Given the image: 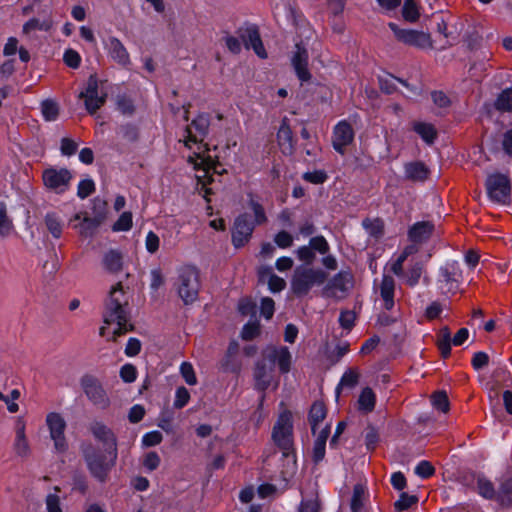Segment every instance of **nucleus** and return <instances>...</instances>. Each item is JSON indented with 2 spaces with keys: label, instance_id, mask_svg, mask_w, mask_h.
I'll return each mask as SVG.
<instances>
[{
  "label": "nucleus",
  "instance_id": "nucleus-1",
  "mask_svg": "<svg viewBox=\"0 0 512 512\" xmlns=\"http://www.w3.org/2000/svg\"><path fill=\"white\" fill-rule=\"evenodd\" d=\"M291 363L292 355L286 346L266 347L254 369L255 388L264 392L271 384L274 366L277 365L280 373L286 374L291 369Z\"/></svg>",
  "mask_w": 512,
  "mask_h": 512
},
{
  "label": "nucleus",
  "instance_id": "nucleus-2",
  "mask_svg": "<svg viewBox=\"0 0 512 512\" xmlns=\"http://www.w3.org/2000/svg\"><path fill=\"white\" fill-rule=\"evenodd\" d=\"M103 317L105 324H117V328L113 332L114 340H116V337L134 329V326L129 323L128 299L121 282H118L111 288L105 302Z\"/></svg>",
  "mask_w": 512,
  "mask_h": 512
},
{
  "label": "nucleus",
  "instance_id": "nucleus-3",
  "mask_svg": "<svg viewBox=\"0 0 512 512\" xmlns=\"http://www.w3.org/2000/svg\"><path fill=\"white\" fill-rule=\"evenodd\" d=\"M81 451L92 477L101 483H105L110 471L116 464L117 456L113 457L112 451L102 452L91 443L83 444Z\"/></svg>",
  "mask_w": 512,
  "mask_h": 512
},
{
  "label": "nucleus",
  "instance_id": "nucleus-4",
  "mask_svg": "<svg viewBox=\"0 0 512 512\" xmlns=\"http://www.w3.org/2000/svg\"><path fill=\"white\" fill-rule=\"evenodd\" d=\"M328 273L320 268L299 265L293 270L290 279V290L297 298L307 296L315 286L323 285Z\"/></svg>",
  "mask_w": 512,
  "mask_h": 512
},
{
  "label": "nucleus",
  "instance_id": "nucleus-5",
  "mask_svg": "<svg viewBox=\"0 0 512 512\" xmlns=\"http://www.w3.org/2000/svg\"><path fill=\"white\" fill-rule=\"evenodd\" d=\"M250 207L254 212V221H252L248 213L240 214L234 221L232 228V244L235 248H241L247 244L255 229V225H261L267 221L264 208L260 203L251 201Z\"/></svg>",
  "mask_w": 512,
  "mask_h": 512
},
{
  "label": "nucleus",
  "instance_id": "nucleus-6",
  "mask_svg": "<svg viewBox=\"0 0 512 512\" xmlns=\"http://www.w3.org/2000/svg\"><path fill=\"white\" fill-rule=\"evenodd\" d=\"M200 286L199 270L195 266L185 265L179 268L174 287L185 305L198 299Z\"/></svg>",
  "mask_w": 512,
  "mask_h": 512
},
{
  "label": "nucleus",
  "instance_id": "nucleus-7",
  "mask_svg": "<svg viewBox=\"0 0 512 512\" xmlns=\"http://www.w3.org/2000/svg\"><path fill=\"white\" fill-rule=\"evenodd\" d=\"M272 439L277 447L282 451L285 458L293 455L295 457L293 440V422L290 411L282 412L272 431Z\"/></svg>",
  "mask_w": 512,
  "mask_h": 512
},
{
  "label": "nucleus",
  "instance_id": "nucleus-8",
  "mask_svg": "<svg viewBox=\"0 0 512 512\" xmlns=\"http://www.w3.org/2000/svg\"><path fill=\"white\" fill-rule=\"evenodd\" d=\"M72 179V172L67 168L49 167L42 172L44 187L56 194H63L66 192L70 187Z\"/></svg>",
  "mask_w": 512,
  "mask_h": 512
},
{
  "label": "nucleus",
  "instance_id": "nucleus-9",
  "mask_svg": "<svg viewBox=\"0 0 512 512\" xmlns=\"http://www.w3.org/2000/svg\"><path fill=\"white\" fill-rule=\"evenodd\" d=\"M486 190L490 200L495 203L505 204L510 200L511 183L504 174L489 175L486 180Z\"/></svg>",
  "mask_w": 512,
  "mask_h": 512
},
{
  "label": "nucleus",
  "instance_id": "nucleus-10",
  "mask_svg": "<svg viewBox=\"0 0 512 512\" xmlns=\"http://www.w3.org/2000/svg\"><path fill=\"white\" fill-rule=\"evenodd\" d=\"M80 385L86 397L98 408L106 409L110 405V399L95 376L86 374L81 377Z\"/></svg>",
  "mask_w": 512,
  "mask_h": 512
},
{
  "label": "nucleus",
  "instance_id": "nucleus-11",
  "mask_svg": "<svg viewBox=\"0 0 512 512\" xmlns=\"http://www.w3.org/2000/svg\"><path fill=\"white\" fill-rule=\"evenodd\" d=\"M388 26L393 31L396 39L406 45L419 49L433 47L431 35L429 33L412 29H401L393 22H390Z\"/></svg>",
  "mask_w": 512,
  "mask_h": 512
},
{
  "label": "nucleus",
  "instance_id": "nucleus-12",
  "mask_svg": "<svg viewBox=\"0 0 512 512\" xmlns=\"http://www.w3.org/2000/svg\"><path fill=\"white\" fill-rule=\"evenodd\" d=\"M330 251V245L325 239L324 236L318 235L312 237L309 240L308 245L300 246L295 254L297 258L304 262L306 266H310L314 263L316 259V252L321 255H325Z\"/></svg>",
  "mask_w": 512,
  "mask_h": 512
},
{
  "label": "nucleus",
  "instance_id": "nucleus-13",
  "mask_svg": "<svg viewBox=\"0 0 512 512\" xmlns=\"http://www.w3.org/2000/svg\"><path fill=\"white\" fill-rule=\"evenodd\" d=\"M354 277L348 270L336 273L325 285L324 295L334 298H344L353 286Z\"/></svg>",
  "mask_w": 512,
  "mask_h": 512
},
{
  "label": "nucleus",
  "instance_id": "nucleus-14",
  "mask_svg": "<svg viewBox=\"0 0 512 512\" xmlns=\"http://www.w3.org/2000/svg\"><path fill=\"white\" fill-rule=\"evenodd\" d=\"M46 424L49 428L50 437L54 441L55 449L63 453L68 445L65 438L66 421L60 413L51 412L46 416Z\"/></svg>",
  "mask_w": 512,
  "mask_h": 512
},
{
  "label": "nucleus",
  "instance_id": "nucleus-15",
  "mask_svg": "<svg viewBox=\"0 0 512 512\" xmlns=\"http://www.w3.org/2000/svg\"><path fill=\"white\" fill-rule=\"evenodd\" d=\"M209 126L210 116L208 114L198 115L185 129V145L190 147V143H202L208 134Z\"/></svg>",
  "mask_w": 512,
  "mask_h": 512
},
{
  "label": "nucleus",
  "instance_id": "nucleus-16",
  "mask_svg": "<svg viewBox=\"0 0 512 512\" xmlns=\"http://www.w3.org/2000/svg\"><path fill=\"white\" fill-rule=\"evenodd\" d=\"M237 34L246 49H253L257 56L267 58V53L262 43L258 27L250 25L246 28H239Z\"/></svg>",
  "mask_w": 512,
  "mask_h": 512
},
{
  "label": "nucleus",
  "instance_id": "nucleus-17",
  "mask_svg": "<svg viewBox=\"0 0 512 512\" xmlns=\"http://www.w3.org/2000/svg\"><path fill=\"white\" fill-rule=\"evenodd\" d=\"M89 430L96 440L105 446V451H112L113 457L118 456L117 438L107 425L100 421L90 424Z\"/></svg>",
  "mask_w": 512,
  "mask_h": 512
},
{
  "label": "nucleus",
  "instance_id": "nucleus-18",
  "mask_svg": "<svg viewBox=\"0 0 512 512\" xmlns=\"http://www.w3.org/2000/svg\"><path fill=\"white\" fill-rule=\"evenodd\" d=\"M354 140V130L350 123L343 120L340 121L333 130L332 145L336 152L344 155L346 147Z\"/></svg>",
  "mask_w": 512,
  "mask_h": 512
},
{
  "label": "nucleus",
  "instance_id": "nucleus-19",
  "mask_svg": "<svg viewBox=\"0 0 512 512\" xmlns=\"http://www.w3.org/2000/svg\"><path fill=\"white\" fill-rule=\"evenodd\" d=\"M308 61L309 54L307 49L301 43H297L295 45V52L291 58V64L301 82H308L311 79Z\"/></svg>",
  "mask_w": 512,
  "mask_h": 512
},
{
  "label": "nucleus",
  "instance_id": "nucleus-20",
  "mask_svg": "<svg viewBox=\"0 0 512 512\" xmlns=\"http://www.w3.org/2000/svg\"><path fill=\"white\" fill-rule=\"evenodd\" d=\"M435 225L431 221H419L408 230V239L414 244H423L433 235Z\"/></svg>",
  "mask_w": 512,
  "mask_h": 512
},
{
  "label": "nucleus",
  "instance_id": "nucleus-21",
  "mask_svg": "<svg viewBox=\"0 0 512 512\" xmlns=\"http://www.w3.org/2000/svg\"><path fill=\"white\" fill-rule=\"evenodd\" d=\"M277 142L283 154L291 155L294 152L295 140L287 117L281 121L277 132Z\"/></svg>",
  "mask_w": 512,
  "mask_h": 512
},
{
  "label": "nucleus",
  "instance_id": "nucleus-22",
  "mask_svg": "<svg viewBox=\"0 0 512 512\" xmlns=\"http://www.w3.org/2000/svg\"><path fill=\"white\" fill-rule=\"evenodd\" d=\"M110 57L121 66L130 64V56L123 43L116 37H109L107 42Z\"/></svg>",
  "mask_w": 512,
  "mask_h": 512
},
{
  "label": "nucleus",
  "instance_id": "nucleus-23",
  "mask_svg": "<svg viewBox=\"0 0 512 512\" xmlns=\"http://www.w3.org/2000/svg\"><path fill=\"white\" fill-rule=\"evenodd\" d=\"M395 280L390 275H383L380 284V296L384 302V308L391 310L394 307Z\"/></svg>",
  "mask_w": 512,
  "mask_h": 512
},
{
  "label": "nucleus",
  "instance_id": "nucleus-24",
  "mask_svg": "<svg viewBox=\"0 0 512 512\" xmlns=\"http://www.w3.org/2000/svg\"><path fill=\"white\" fill-rule=\"evenodd\" d=\"M102 264L108 273L117 274L123 268V255L121 252L111 249L104 254Z\"/></svg>",
  "mask_w": 512,
  "mask_h": 512
},
{
  "label": "nucleus",
  "instance_id": "nucleus-25",
  "mask_svg": "<svg viewBox=\"0 0 512 512\" xmlns=\"http://www.w3.org/2000/svg\"><path fill=\"white\" fill-rule=\"evenodd\" d=\"M405 175L413 181H424L429 175V169L422 162H409L405 165Z\"/></svg>",
  "mask_w": 512,
  "mask_h": 512
},
{
  "label": "nucleus",
  "instance_id": "nucleus-26",
  "mask_svg": "<svg viewBox=\"0 0 512 512\" xmlns=\"http://www.w3.org/2000/svg\"><path fill=\"white\" fill-rule=\"evenodd\" d=\"M326 414V406L322 401H316L312 404L309 411L308 420L311 425L313 434H315L318 424L325 419Z\"/></svg>",
  "mask_w": 512,
  "mask_h": 512
},
{
  "label": "nucleus",
  "instance_id": "nucleus-27",
  "mask_svg": "<svg viewBox=\"0 0 512 512\" xmlns=\"http://www.w3.org/2000/svg\"><path fill=\"white\" fill-rule=\"evenodd\" d=\"M358 409L364 413H370L374 410L376 396L370 387L364 388L358 398Z\"/></svg>",
  "mask_w": 512,
  "mask_h": 512
},
{
  "label": "nucleus",
  "instance_id": "nucleus-28",
  "mask_svg": "<svg viewBox=\"0 0 512 512\" xmlns=\"http://www.w3.org/2000/svg\"><path fill=\"white\" fill-rule=\"evenodd\" d=\"M413 130L429 145L433 144L437 138V130L430 123L414 122Z\"/></svg>",
  "mask_w": 512,
  "mask_h": 512
},
{
  "label": "nucleus",
  "instance_id": "nucleus-29",
  "mask_svg": "<svg viewBox=\"0 0 512 512\" xmlns=\"http://www.w3.org/2000/svg\"><path fill=\"white\" fill-rule=\"evenodd\" d=\"M14 232L12 218L8 215L6 203L0 202V236L9 237Z\"/></svg>",
  "mask_w": 512,
  "mask_h": 512
},
{
  "label": "nucleus",
  "instance_id": "nucleus-30",
  "mask_svg": "<svg viewBox=\"0 0 512 512\" xmlns=\"http://www.w3.org/2000/svg\"><path fill=\"white\" fill-rule=\"evenodd\" d=\"M496 500L500 505L509 507L512 505V477L503 480L497 490Z\"/></svg>",
  "mask_w": 512,
  "mask_h": 512
},
{
  "label": "nucleus",
  "instance_id": "nucleus-31",
  "mask_svg": "<svg viewBox=\"0 0 512 512\" xmlns=\"http://www.w3.org/2000/svg\"><path fill=\"white\" fill-rule=\"evenodd\" d=\"M44 222L48 231L54 238H60L63 230V222L56 212H48L45 215Z\"/></svg>",
  "mask_w": 512,
  "mask_h": 512
},
{
  "label": "nucleus",
  "instance_id": "nucleus-32",
  "mask_svg": "<svg viewBox=\"0 0 512 512\" xmlns=\"http://www.w3.org/2000/svg\"><path fill=\"white\" fill-rule=\"evenodd\" d=\"M451 342L452 339L449 328L447 326L441 328L437 338V346L443 358L450 356Z\"/></svg>",
  "mask_w": 512,
  "mask_h": 512
},
{
  "label": "nucleus",
  "instance_id": "nucleus-33",
  "mask_svg": "<svg viewBox=\"0 0 512 512\" xmlns=\"http://www.w3.org/2000/svg\"><path fill=\"white\" fill-rule=\"evenodd\" d=\"M14 449L17 455L24 457L29 453V445L25 436V425L19 424L16 429V439Z\"/></svg>",
  "mask_w": 512,
  "mask_h": 512
},
{
  "label": "nucleus",
  "instance_id": "nucleus-34",
  "mask_svg": "<svg viewBox=\"0 0 512 512\" xmlns=\"http://www.w3.org/2000/svg\"><path fill=\"white\" fill-rule=\"evenodd\" d=\"M52 24L53 22L50 18L44 20L32 18L23 25V33L28 35L37 30L48 31L52 27Z\"/></svg>",
  "mask_w": 512,
  "mask_h": 512
},
{
  "label": "nucleus",
  "instance_id": "nucleus-35",
  "mask_svg": "<svg viewBox=\"0 0 512 512\" xmlns=\"http://www.w3.org/2000/svg\"><path fill=\"white\" fill-rule=\"evenodd\" d=\"M363 227L369 235L378 239L384 234V223L381 219H369L366 218L362 222Z\"/></svg>",
  "mask_w": 512,
  "mask_h": 512
},
{
  "label": "nucleus",
  "instance_id": "nucleus-36",
  "mask_svg": "<svg viewBox=\"0 0 512 512\" xmlns=\"http://www.w3.org/2000/svg\"><path fill=\"white\" fill-rule=\"evenodd\" d=\"M478 493L486 499H496L497 491L493 483L485 477H478L477 479Z\"/></svg>",
  "mask_w": 512,
  "mask_h": 512
},
{
  "label": "nucleus",
  "instance_id": "nucleus-37",
  "mask_svg": "<svg viewBox=\"0 0 512 512\" xmlns=\"http://www.w3.org/2000/svg\"><path fill=\"white\" fill-rule=\"evenodd\" d=\"M402 16L406 21L411 23L416 22L419 19V9L414 0H404Z\"/></svg>",
  "mask_w": 512,
  "mask_h": 512
},
{
  "label": "nucleus",
  "instance_id": "nucleus-38",
  "mask_svg": "<svg viewBox=\"0 0 512 512\" xmlns=\"http://www.w3.org/2000/svg\"><path fill=\"white\" fill-rule=\"evenodd\" d=\"M423 271V265L421 262L416 261L411 267L407 270V272L404 273L403 278H405V281L407 285L413 287L418 282L422 275Z\"/></svg>",
  "mask_w": 512,
  "mask_h": 512
},
{
  "label": "nucleus",
  "instance_id": "nucleus-39",
  "mask_svg": "<svg viewBox=\"0 0 512 512\" xmlns=\"http://www.w3.org/2000/svg\"><path fill=\"white\" fill-rule=\"evenodd\" d=\"M41 112L46 121H55L59 115V106L53 100H45L41 104Z\"/></svg>",
  "mask_w": 512,
  "mask_h": 512
},
{
  "label": "nucleus",
  "instance_id": "nucleus-40",
  "mask_svg": "<svg viewBox=\"0 0 512 512\" xmlns=\"http://www.w3.org/2000/svg\"><path fill=\"white\" fill-rule=\"evenodd\" d=\"M358 381H359V374L356 371H354L352 369L346 371L343 374V376L341 377L340 383L338 384V386L336 388L337 396L339 395L340 389L342 387L353 388L358 384Z\"/></svg>",
  "mask_w": 512,
  "mask_h": 512
},
{
  "label": "nucleus",
  "instance_id": "nucleus-41",
  "mask_svg": "<svg viewBox=\"0 0 512 512\" xmlns=\"http://www.w3.org/2000/svg\"><path fill=\"white\" fill-rule=\"evenodd\" d=\"M495 107L500 111H512V88L505 89L498 96Z\"/></svg>",
  "mask_w": 512,
  "mask_h": 512
},
{
  "label": "nucleus",
  "instance_id": "nucleus-42",
  "mask_svg": "<svg viewBox=\"0 0 512 512\" xmlns=\"http://www.w3.org/2000/svg\"><path fill=\"white\" fill-rule=\"evenodd\" d=\"M85 108L91 115L95 114L106 102V94L83 98Z\"/></svg>",
  "mask_w": 512,
  "mask_h": 512
},
{
  "label": "nucleus",
  "instance_id": "nucleus-43",
  "mask_svg": "<svg viewBox=\"0 0 512 512\" xmlns=\"http://www.w3.org/2000/svg\"><path fill=\"white\" fill-rule=\"evenodd\" d=\"M418 502V498L415 495H409L408 493L402 492L399 499L394 503L395 510L404 511L409 509L411 506Z\"/></svg>",
  "mask_w": 512,
  "mask_h": 512
},
{
  "label": "nucleus",
  "instance_id": "nucleus-44",
  "mask_svg": "<svg viewBox=\"0 0 512 512\" xmlns=\"http://www.w3.org/2000/svg\"><path fill=\"white\" fill-rule=\"evenodd\" d=\"M432 404L439 411L446 413L449 410V400L446 392L438 391L432 395Z\"/></svg>",
  "mask_w": 512,
  "mask_h": 512
},
{
  "label": "nucleus",
  "instance_id": "nucleus-45",
  "mask_svg": "<svg viewBox=\"0 0 512 512\" xmlns=\"http://www.w3.org/2000/svg\"><path fill=\"white\" fill-rule=\"evenodd\" d=\"M118 134L128 142H135L138 139V129L135 125L125 124L118 128Z\"/></svg>",
  "mask_w": 512,
  "mask_h": 512
},
{
  "label": "nucleus",
  "instance_id": "nucleus-46",
  "mask_svg": "<svg viewBox=\"0 0 512 512\" xmlns=\"http://www.w3.org/2000/svg\"><path fill=\"white\" fill-rule=\"evenodd\" d=\"M98 88H99V84H98L97 76L94 74L90 75V77L88 78V81H87V87H86L85 91H82L79 94V98L83 99V98H89L92 96L99 95Z\"/></svg>",
  "mask_w": 512,
  "mask_h": 512
},
{
  "label": "nucleus",
  "instance_id": "nucleus-47",
  "mask_svg": "<svg viewBox=\"0 0 512 512\" xmlns=\"http://www.w3.org/2000/svg\"><path fill=\"white\" fill-rule=\"evenodd\" d=\"M440 276L447 284L457 281L458 269L454 264H447L440 269Z\"/></svg>",
  "mask_w": 512,
  "mask_h": 512
},
{
  "label": "nucleus",
  "instance_id": "nucleus-48",
  "mask_svg": "<svg viewBox=\"0 0 512 512\" xmlns=\"http://www.w3.org/2000/svg\"><path fill=\"white\" fill-rule=\"evenodd\" d=\"M132 227L131 212H123L118 220L113 224V231H128Z\"/></svg>",
  "mask_w": 512,
  "mask_h": 512
},
{
  "label": "nucleus",
  "instance_id": "nucleus-49",
  "mask_svg": "<svg viewBox=\"0 0 512 512\" xmlns=\"http://www.w3.org/2000/svg\"><path fill=\"white\" fill-rule=\"evenodd\" d=\"M435 473L434 466L426 460H422L415 468V474L423 479L430 478Z\"/></svg>",
  "mask_w": 512,
  "mask_h": 512
},
{
  "label": "nucleus",
  "instance_id": "nucleus-50",
  "mask_svg": "<svg viewBox=\"0 0 512 512\" xmlns=\"http://www.w3.org/2000/svg\"><path fill=\"white\" fill-rule=\"evenodd\" d=\"M100 221L97 218H90L85 216L80 224V233L88 236L92 235L96 228L99 226Z\"/></svg>",
  "mask_w": 512,
  "mask_h": 512
},
{
  "label": "nucleus",
  "instance_id": "nucleus-51",
  "mask_svg": "<svg viewBox=\"0 0 512 512\" xmlns=\"http://www.w3.org/2000/svg\"><path fill=\"white\" fill-rule=\"evenodd\" d=\"M95 191V184L91 179L81 180L78 184L77 196L85 199Z\"/></svg>",
  "mask_w": 512,
  "mask_h": 512
},
{
  "label": "nucleus",
  "instance_id": "nucleus-52",
  "mask_svg": "<svg viewBox=\"0 0 512 512\" xmlns=\"http://www.w3.org/2000/svg\"><path fill=\"white\" fill-rule=\"evenodd\" d=\"M190 399L189 391L184 387H178L175 394L174 407L176 409H182L185 407Z\"/></svg>",
  "mask_w": 512,
  "mask_h": 512
},
{
  "label": "nucleus",
  "instance_id": "nucleus-53",
  "mask_svg": "<svg viewBox=\"0 0 512 512\" xmlns=\"http://www.w3.org/2000/svg\"><path fill=\"white\" fill-rule=\"evenodd\" d=\"M180 372L188 385H195L197 383V378L193 366L189 362H183L181 364Z\"/></svg>",
  "mask_w": 512,
  "mask_h": 512
},
{
  "label": "nucleus",
  "instance_id": "nucleus-54",
  "mask_svg": "<svg viewBox=\"0 0 512 512\" xmlns=\"http://www.w3.org/2000/svg\"><path fill=\"white\" fill-rule=\"evenodd\" d=\"M356 315L351 310H345L340 313L339 323L345 330H351L355 325Z\"/></svg>",
  "mask_w": 512,
  "mask_h": 512
},
{
  "label": "nucleus",
  "instance_id": "nucleus-55",
  "mask_svg": "<svg viewBox=\"0 0 512 512\" xmlns=\"http://www.w3.org/2000/svg\"><path fill=\"white\" fill-rule=\"evenodd\" d=\"M327 178L328 176L323 170H315L303 174V179L312 184H323Z\"/></svg>",
  "mask_w": 512,
  "mask_h": 512
},
{
  "label": "nucleus",
  "instance_id": "nucleus-56",
  "mask_svg": "<svg viewBox=\"0 0 512 512\" xmlns=\"http://www.w3.org/2000/svg\"><path fill=\"white\" fill-rule=\"evenodd\" d=\"M275 244L282 249L289 248L293 245V237L287 231H280L274 236Z\"/></svg>",
  "mask_w": 512,
  "mask_h": 512
},
{
  "label": "nucleus",
  "instance_id": "nucleus-57",
  "mask_svg": "<svg viewBox=\"0 0 512 512\" xmlns=\"http://www.w3.org/2000/svg\"><path fill=\"white\" fill-rule=\"evenodd\" d=\"M63 60L68 67L73 69L78 68L81 63V57L79 53L73 49H68L65 51Z\"/></svg>",
  "mask_w": 512,
  "mask_h": 512
},
{
  "label": "nucleus",
  "instance_id": "nucleus-58",
  "mask_svg": "<svg viewBox=\"0 0 512 512\" xmlns=\"http://www.w3.org/2000/svg\"><path fill=\"white\" fill-rule=\"evenodd\" d=\"M120 377L126 383H132L137 378V369L132 364H125L120 369Z\"/></svg>",
  "mask_w": 512,
  "mask_h": 512
},
{
  "label": "nucleus",
  "instance_id": "nucleus-59",
  "mask_svg": "<svg viewBox=\"0 0 512 512\" xmlns=\"http://www.w3.org/2000/svg\"><path fill=\"white\" fill-rule=\"evenodd\" d=\"M362 496H363V489L360 485H356L353 489V495L351 499V510L352 512H359L362 509L363 502H362Z\"/></svg>",
  "mask_w": 512,
  "mask_h": 512
},
{
  "label": "nucleus",
  "instance_id": "nucleus-60",
  "mask_svg": "<svg viewBox=\"0 0 512 512\" xmlns=\"http://www.w3.org/2000/svg\"><path fill=\"white\" fill-rule=\"evenodd\" d=\"M274 310H275L274 300L270 297L262 298L261 306H260L261 315L269 320L273 317Z\"/></svg>",
  "mask_w": 512,
  "mask_h": 512
},
{
  "label": "nucleus",
  "instance_id": "nucleus-61",
  "mask_svg": "<svg viewBox=\"0 0 512 512\" xmlns=\"http://www.w3.org/2000/svg\"><path fill=\"white\" fill-rule=\"evenodd\" d=\"M117 108L124 115H132L134 113V105L131 99L120 96L117 99Z\"/></svg>",
  "mask_w": 512,
  "mask_h": 512
},
{
  "label": "nucleus",
  "instance_id": "nucleus-62",
  "mask_svg": "<svg viewBox=\"0 0 512 512\" xmlns=\"http://www.w3.org/2000/svg\"><path fill=\"white\" fill-rule=\"evenodd\" d=\"M224 42L227 49L233 54H239L242 49V41L238 37L227 35L224 37Z\"/></svg>",
  "mask_w": 512,
  "mask_h": 512
},
{
  "label": "nucleus",
  "instance_id": "nucleus-63",
  "mask_svg": "<svg viewBox=\"0 0 512 512\" xmlns=\"http://www.w3.org/2000/svg\"><path fill=\"white\" fill-rule=\"evenodd\" d=\"M268 287L271 292L278 293L285 289L286 281L276 274H271L268 280Z\"/></svg>",
  "mask_w": 512,
  "mask_h": 512
},
{
  "label": "nucleus",
  "instance_id": "nucleus-64",
  "mask_svg": "<svg viewBox=\"0 0 512 512\" xmlns=\"http://www.w3.org/2000/svg\"><path fill=\"white\" fill-rule=\"evenodd\" d=\"M45 502L47 512H62L60 498L57 494H48Z\"/></svg>",
  "mask_w": 512,
  "mask_h": 512
}]
</instances>
